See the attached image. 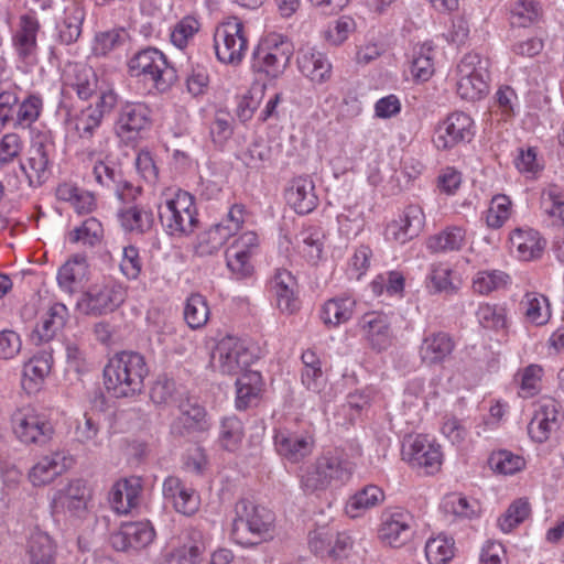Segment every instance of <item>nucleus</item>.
<instances>
[{
  "label": "nucleus",
  "instance_id": "603ef678",
  "mask_svg": "<svg viewBox=\"0 0 564 564\" xmlns=\"http://www.w3.org/2000/svg\"><path fill=\"white\" fill-rule=\"evenodd\" d=\"M542 17V7L535 0H516L510 6V22L513 26L528 28Z\"/></svg>",
  "mask_w": 564,
  "mask_h": 564
},
{
  "label": "nucleus",
  "instance_id": "20e7f679",
  "mask_svg": "<svg viewBox=\"0 0 564 564\" xmlns=\"http://www.w3.org/2000/svg\"><path fill=\"white\" fill-rule=\"evenodd\" d=\"M163 230L171 237L188 236L198 226L195 198L181 188H166L158 205Z\"/></svg>",
  "mask_w": 564,
  "mask_h": 564
},
{
  "label": "nucleus",
  "instance_id": "680f3d73",
  "mask_svg": "<svg viewBox=\"0 0 564 564\" xmlns=\"http://www.w3.org/2000/svg\"><path fill=\"white\" fill-rule=\"evenodd\" d=\"M511 214L512 202L510 197L505 194H497L490 200L486 224L491 229H499L509 220Z\"/></svg>",
  "mask_w": 564,
  "mask_h": 564
},
{
  "label": "nucleus",
  "instance_id": "a18cd8bd",
  "mask_svg": "<svg viewBox=\"0 0 564 564\" xmlns=\"http://www.w3.org/2000/svg\"><path fill=\"white\" fill-rule=\"evenodd\" d=\"M209 427L206 411L197 404H189L182 410L181 415L174 422L172 429L175 433L184 435L191 432H204Z\"/></svg>",
  "mask_w": 564,
  "mask_h": 564
},
{
  "label": "nucleus",
  "instance_id": "5701e85b",
  "mask_svg": "<svg viewBox=\"0 0 564 564\" xmlns=\"http://www.w3.org/2000/svg\"><path fill=\"white\" fill-rule=\"evenodd\" d=\"M73 464V458L64 451H56L43 456L30 469L28 477L35 487L51 484L65 473Z\"/></svg>",
  "mask_w": 564,
  "mask_h": 564
},
{
  "label": "nucleus",
  "instance_id": "c85d7f7f",
  "mask_svg": "<svg viewBox=\"0 0 564 564\" xmlns=\"http://www.w3.org/2000/svg\"><path fill=\"white\" fill-rule=\"evenodd\" d=\"M68 317V310L63 303H54L41 317L31 334V340L35 345L48 344L61 330Z\"/></svg>",
  "mask_w": 564,
  "mask_h": 564
},
{
  "label": "nucleus",
  "instance_id": "f704fd0d",
  "mask_svg": "<svg viewBox=\"0 0 564 564\" xmlns=\"http://www.w3.org/2000/svg\"><path fill=\"white\" fill-rule=\"evenodd\" d=\"M122 229L134 235L150 231L154 225V215L150 208L140 205L124 206L118 212Z\"/></svg>",
  "mask_w": 564,
  "mask_h": 564
},
{
  "label": "nucleus",
  "instance_id": "a878e982",
  "mask_svg": "<svg viewBox=\"0 0 564 564\" xmlns=\"http://www.w3.org/2000/svg\"><path fill=\"white\" fill-rule=\"evenodd\" d=\"M52 144L35 142L31 145L26 163L20 164L21 172L29 181V185L36 187L50 175Z\"/></svg>",
  "mask_w": 564,
  "mask_h": 564
},
{
  "label": "nucleus",
  "instance_id": "7c9ffc66",
  "mask_svg": "<svg viewBox=\"0 0 564 564\" xmlns=\"http://www.w3.org/2000/svg\"><path fill=\"white\" fill-rule=\"evenodd\" d=\"M557 416L558 411L553 400L540 403L528 426L532 440L539 443L545 442L557 429Z\"/></svg>",
  "mask_w": 564,
  "mask_h": 564
},
{
  "label": "nucleus",
  "instance_id": "c756f323",
  "mask_svg": "<svg viewBox=\"0 0 564 564\" xmlns=\"http://www.w3.org/2000/svg\"><path fill=\"white\" fill-rule=\"evenodd\" d=\"M360 327L372 348L382 350L390 345V321L386 314L378 312L365 314L360 321Z\"/></svg>",
  "mask_w": 564,
  "mask_h": 564
},
{
  "label": "nucleus",
  "instance_id": "6ab92c4d",
  "mask_svg": "<svg viewBox=\"0 0 564 564\" xmlns=\"http://www.w3.org/2000/svg\"><path fill=\"white\" fill-rule=\"evenodd\" d=\"M210 545V539L197 528H189L182 535V544L167 556V564H200Z\"/></svg>",
  "mask_w": 564,
  "mask_h": 564
},
{
  "label": "nucleus",
  "instance_id": "58836bf2",
  "mask_svg": "<svg viewBox=\"0 0 564 564\" xmlns=\"http://www.w3.org/2000/svg\"><path fill=\"white\" fill-rule=\"evenodd\" d=\"M356 300L351 295L343 294L329 299L321 308V319L327 326H338L347 323L354 315Z\"/></svg>",
  "mask_w": 564,
  "mask_h": 564
},
{
  "label": "nucleus",
  "instance_id": "dca6fc26",
  "mask_svg": "<svg viewBox=\"0 0 564 564\" xmlns=\"http://www.w3.org/2000/svg\"><path fill=\"white\" fill-rule=\"evenodd\" d=\"M164 501L177 513L186 517L194 516L200 507L198 491L187 480L176 475L167 476L162 484Z\"/></svg>",
  "mask_w": 564,
  "mask_h": 564
},
{
  "label": "nucleus",
  "instance_id": "e433bc0d",
  "mask_svg": "<svg viewBox=\"0 0 564 564\" xmlns=\"http://www.w3.org/2000/svg\"><path fill=\"white\" fill-rule=\"evenodd\" d=\"M142 487L137 478L117 482L110 492L112 509L120 514L129 513L139 503Z\"/></svg>",
  "mask_w": 564,
  "mask_h": 564
},
{
  "label": "nucleus",
  "instance_id": "393cba45",
  "mask_svg": "<svg viewBox=\"0 0 564 564\" xmlns=\"http://www.w3.org/2000/svg\"><path fill=\"white\" fill-rule=\"evenodd\" d=\"M300 72L315 84L327 83L333 75V65L328 56L315 47L302 48L297 53Z\"/></svg>",
  "mask_w": 564,
  "mask_h": 564
},
{
  "label": "nucleus",
  "instance_id": "aec40b11",
  "mask_svg": "<svg viewBox=\"0 0 564 564\" xmlns=\"http://www.w3.org/2000/svg\"><path fill=\"white\" fill-rule=\"evenodd\" d=\"M90 498L91 491L87 482L83 479H73L54 494L52 508L54 512L63 511L80 517L86 511Z\"/></svg>",
  "mask_w": 564,
  "mask_h": 564
},
{
  "label": "nucleus",
  "instance_id": "338daca9",
  "mask_svg": "<svg viewBox=\"0 0 564 564\" xmlns=\"http://www.w3.org/2000/svg\"><path fill=\"white\" fill-rule=\"evenodd\" d=\"M299 250L310 263H317L323 254V234L318 229H306L300 235Z\"/></svg>",
  "mask_w": 564,
  "mask_h": 564
},
{
  "label": "nucleus",
  "instance_id": "423d86ee",
  "mask_svg": "<svg viewBox=\"0 0 564 564\" xmlns=\"http://www.w3.org/2000/svg\"><path fill=\"white\" fill-rule=\"evenodd\" d=\"M41 23L34 11L19 17L11 35V46L15 57L17 68L23 73L31 72L39 63L40 46L37 35Z\"/></svg>",
  "mask_w": 564,
  "mask_h": 564
},
{
  "label": "nucleus",
  "instance_id": "4d7b16f0",
  "mask_svg": "<svg viewBox=\"0 0 564 564\" xmlns=\"http://www.w3.org/2000/svg\"><path fill=\"white\" fill-rule=\"evenodd\" d=\"M404 275L399 271H388L378 274L370 283V289L376 296L387 294L389 296L403 295Z\"/></svg>",
  "mask_w": 564,
  "mask_h": 564
},
{
  "label": "nucleus",
  "instance_id": "5fc2aeb1",
  "mask_svg": "<svg viewBox=\"0 0 564 564\" xmlns=\"http://www.w3.org/2000/svg\"><path fill=\"white\" fill-rule=\"evenodd\" d=\"M543 212L561 225L564 224V188L557 184H549L541 194Z\"/></svg>",
  "mask_w": 564,
  "mask_h": 564
},
{
  "label": "nucleus",
  "instance_id": "39448f33",
  "mask_svg": "<svg viewBox=\"0 0 564 564\" xmlns=\"http://www.w3.org/2000/svg\"><path fill=\"white\" fill-rule=\"evenodd\" d=\"M128 72L132 77L151 83L160 91L167 90L175 79V70L169 65L165 55L154 47L133 54L128 61Z\"/></svg>",
  "mask_w": 564,
  "mask_h": 564
},
{
  "label": "nucleus",
  "instance_id": "4468645a",
  "mask_svg": "<svg viewBox=\"0 0 564 564\" xmlns=\"http://www.w3.org/2000/svg\"><path fill=\"white\" fill-rule=\"evenodd\" d=\"M273 444L282 458L296 464L312 455L315 448V437L308 430L293 431L281 426L274 430Z\"/></svg>",
  "mask_w": 564,
  "mask_h": 564
},
{
  "label": "nucleus",
  "instance_id": "f8f14e48",
  "mask_svg": "<svg viewBox=\"0 0 564 564\" xmlns=\"http://www.w3.org/2000/svg\"><path fill=\"white\" fill-rule=\"evenodd\" d=\"M126 289L116 281H108L89 288L77 301L78 308L88 315L112 312L126 299Z\"/></svg>",
  "mask_w": 564,
  "mask_h": 564
},
{
  "label": "nucleus",
  "instance_id": "a211bd4d",
  "mask_svg": "<svg viewBox=\"0 0 564 564\" xmlns=\"http://www.w3.org/2000/svg\"><path fill=\"white\" fill-rule=\"evenodd\" d=\"M154 538V527L150 521L143 520L122 523L119 530L110 535V543L116 551L128 552L147 547Z\"/></svg>",
  "mask_w": 564,
  "mask_h": 564
},
{
  "label": "nucleus",
  "instance_id": "1a4fd4ad",
  "mask_svg": "<svg viewBox=\"0 0 564 564\" xmlns=\"http://www.w3.org/2000/svg\"><path fill=\"white\" fill-rule=\"evenodd\" d=\"M12 430L21 443L36 446L48 444L55 433L48 415L33 406H24L14 412Z\"/></svg>",
  "mask_w": 564,
  "mask_h": 564
},
{
  "label": "nucleus",
  "instance_id": "3c124183",
  "mask_svg": "<svg viewBox=\"0 0 564 564\" xmlns=\"http://www.w3.org/2000/svg\"><path fill=\"white\" fill-rule=\"evenodd\" d=\"M453 271L445 263H433L426 275V285L433 293L455 294L459 285L452 278Z\"/></svg>",
  "mask_w": 564,
  "mask_h": 564
},
{
  "label": "nucleus",
  "instance_id": "864d4df0",
  "mask_svg": "<svg viewBox=\"0 0 564 564\" xmlns=\"http://www.w3.org/2000/svg\"><path fill=\"white\" fill-rule=\"evenodd\" d=\"M510 282L509 274L501 270H481L474 275L471 286L475 293L488 295L506 288Z\"/></svg>",
  "mask_w": 564,
  "mask_h": 564
},
{
  "label": "nucleus",
  "instance_id": "ea45409f",
  "mask_svg": "<svg viewBox=\"0 0 564 564\" xmlns=\"http://www.w3.org/2000/svg\"><path fill=\"white\" fill-rule=\"evenodd\" d=\"M236 387V408L238 410H246L256 404L261 395L263 388L262 376L258 371H247L237 379Z\"/></svg>",
  "mask_w": 564,
  "mask_h": 564
},
{
  "label": "nucleus",
  "instance_id": "7ed1b4c3",
  "mask_svg": "<svg viewBox=\"0 0 564 564\" xmlns=\"http://www.w3.org/2000/svg\"><path fill=\"white\" fill-rule=\"evenodd\" d=\"M231 540L245 547L258 545L273 538L274 513L249 499H239L234 509Z\"/></svg>",
  "mask_w": 564,
  "mask_h": 564
},
{
  "label": "nucleus",
  "instance_id": "bb28decb",
  "mask_svg": "<svg viewBox=\"0 0 564 564\" xmlns=\"http://www.w3.org/2000/svg\"><path fill=\"white\" fill-rule=\"evenodd\" d=\"M509 241L511 252L521 261L540 258L546 245L541 234L529 227L512 230Z\"/></svg>",
  "mask_w": 564,
  "mask_h": 564
},
{
  "label": "nucleus",
  "instance_id": "6e6d98bb",
  "mask_svg": "<svg viewBox=\"0 0 564 564\" xmlns=\"http://www.w3.org/2000/svg\"><path fill=\"white\" fill-rule=\"evenodd\" d=\"M488 61L478 53H467L456 66L457 78H477L489 83Z\"/></svg>",
  "mask_w": 564,
  "mask_h": 564
},
{
  "label": "nucleus",
  "instance_id": "2f4dec72",
  "mask_svg": "<svg viewBox=\"0 0 564 564\" xmlns=\"http://www.w3.org/2000/svg\"><path fill=\"white\" fill-rule=\"evenodd\" d=\"M467 243V231L462 226H446L426 239V249L431 253L460 251Z\"/></svg>",
  "mask_w": 564,
  "mask_h": 564
},
{
  "label": "nucleus",
  "instance_id": "cd10ccee",
  "mask_svg": "<svg viewBox=\"0 0 564 564\" xmlns=\"http://www.w3.org/2000/svg\"><path fill=\"white\" fill-rule=\"evenodd\" d=\"M270 290L281 312L292 314L299 308L297 282L290 271L276 270L270 282Z\"/></svg>",
  "mask_w": 564,
  "mask_h": 564
},
{
  "label": "nucleus",
  "instance_id": "8fccbe9b",
  "mask_svg": "<svg viewBox=\"0 0 564 564\" xmlns=\"http://www.w3.org/2000/svg\"><path fill=\"white\" fill-rule=\"evenodd\" d=\"M43 110V98L40 94L31 93L20 98L13 127L29 128L41 116Z\"/></svg>",
  "mask_w": 564,
  "mask_h": 564
},
{
  "label": "nucleus",
  "instance_id": "2eb2a0df",
  "mask_svg": "<svg viewBox=\"0 0 564 564\" xmlns=\"http://www.w3.org/2000/svg\"><path fill=\"white\" fill-rule=\"evenodd\" d=\"M474 121L465 112L455 111L441 121L436 128L433 143L437 150H451L474 138Z\"/></svg>",
  "mask_w": 564,
  "mask_h": 564
},
{
  "label": "nucleus",
  "instance_id": "49530a36",
  "mask_svg": "<svg viewBox=\"0 0 564 564\" xmlns=\"http://www.w3.org/2000/svg\"><path fill=\"white\" fill-rule=\"evenodd\" d=\"M441 508L453 520H469L477 517L479 511L476 500H470L457 492L446 495L442 500Z\"/></svg>",
  "mask_w": 564,
  "mask_h": 564
},
{
  "label": "nucleus",
  "instance_id": "f257e3e1",
  "mask_svg": "<svg viewBox=\"0 0 564 564\" xmlns=\"http://www.w3.org/2000/svg\"><path fill=\"white\" fill-rule=\"evenodd\" d=\"M149 368L143 355L123 350L112 356L104 368V384L113 398H132L144 389Z\"/></svg>",
  "mask_w": 564,
  "mask_h": 564
},
{
  "label": "nucleus",
  "instance_id": "72a5a7b5",
  "mask_svg": "<svg viewBox=\"0 0 564 564\" xmlns=\"http://www.w3.org/2000/svg\"><path fill=\"white\" fill-rule=\"evenodd\" d=\"M85 20V11L77 4H70L63 11L62 17L56 22V39L61 44L69 45L75 43L80 34Z\"/></svg>",
  "mask_w": 564,
  "mask_h": 564
},
{
  "label": "nucleus",
  "instance_id": "4c0bfd02",
  "mask_svg": "<svg viewBox=\"0 0 564 564\" xmlns=\"http://www.w3.org/2000/svg\"><path fill=\"white\" fill-rule=\"evenodd\" d=\"M383 500L384 492L379 486L366 485L349 497L345 506V512L349 518L356 519L379 506Z\"/></svg>",
  "mask_w": 564,
  "mask_h": 564
},
{
  "label": "nucleus",
  "instance_id": "13d9d810",
  "mask_svg": "<svg viewBox=\"0 0 564 564\" xmlns=\"http://www.w3.org/2000/svg\"><path fill=\"white\" fill-rule=\"evenodd\" d=\"M209 306L200 294H192L187 297L184 307V319L192 329L203 327L209 318Z\"/></svg>",
  "mask_w": 564,
  "mask_h": 564
},
{
  "label": "nucleus",
  "instance_id": "473e14b6",
  "mask_svg": "<svg viewBox=\"0 0 564 564\" xmlns=\"http://www.w3.org/2000/svg\"><path fill=\"white\" fill-rule=\"evenodd\" d=\"M519 307L524 322L531 325L543 326L549 323L552 316L550 300L540 292H525Z\"/></svg>",
  "mask_w": 564,
  "mask_h": 564
},
{
  "label": "nucleus",
  "instance_id": "0eeeda50",
  "mask_svg": "<svg viewBox=\"0 0 564 564\" xmlns=\"http://www.w3.org/2000/svg\"><path fill=\"white\" fill-rule=\"evenodd\" d=\"M214 50L217 59L227 65H239L248 51V37L242 21L229 17L214 33Z\"/></svg>",
  "mask_w": 564,
  "mask_h": 564
},
{
  "label": "nucleus",
  "instance_id": "09e8293b",
  "mask_svg": "<svg viewBox=\"0 0 564 564\" xmlns=\"http://www.w3.org/2000/svg\"><path fill=\"white\" fill-rule=\"evenodd\" d=\"M492 111L503 121H510L520 111V101L516 90L509 85H501L494 95Z\"/></svg>",
  "mask_w": 564,
  "mask_h": 564
},
{
  "label": "nucleus",
  "instance_id": "774afa93",
  "mask_svg": "<svg viewBox=\"0 0 564 564\" xmlns=\"http://www.w3.org/2000/svg\"><path fill=\"white\" fill-rule=\"evenodd\" d=\"M198 20L192 15L181 19L171 31V43L178 50H185L199 31Z\"/></svg>",
  "mask_w": 564,
  "mask_h": 564
},
{
  "label": "nucleus",
  "instance_id": "4be33fe9",
  "mask_svg": "<svg viewBox=\"0 0 564 564\" xmlns=\"http://www.w3.org/2000/svg\"><path fill=\"white\" fill-rule=\"evenodd\" d=\"M95 180L101 186L112 191L121 202L134 199L140 188L123 177L122 171L113 163L99 161L93 170Z\"/></svg>",
  "mask_w": 564,
  "mask_h": 564
},
{
  "label": "nucleus",
  "instance_id": "6e6552de",
  "mask_svg": "<svg viewBox=\"0 0 564 564\" xmlns=\"http://www.w3.org/2000/svg\"><path fill=\"white\" fill-rule=\"evenodd\" d=\"M290 56L291 47L285 36L280 33H269L254 50L251 67L254 73L276 78L284 72Z\"/></svg>",
  "mask_w": 564,
  "mask_h": 564
},
{
  "label": "nucleus",
  "instance_id": "79ce46f5",
  "mask_svg": "<svg viewBox=\"0 0 564 564\" xmlns=\"http://www.w3.org/2000/svg\"><path fill=\"white\" fill-rule=\"evenodd\" d=\"M88 264L84 256L76 254L64 263L57 272L59 288L67 293H73L87 275Z\"/></svg>",
  "mask_w": 564,
  "mask_h": 564
},
{
  "label": "nucleus",
  "instance_id": "9d476101",
  "mask_svg": "<svg viewBox=\"0 0 564 564\" xmlns=\"http://www.w3.org/2000/svg\"><path fill=\"white\" fill-rule=\"evenodd\" d=\"M253 361V354L245 341L236 336L220 338L210 356V365L221 375L236 376L245 371Z\"/></svg>",
  "mask_w": 564,
  "mask_h": 564
},
{
  "label": "nucleus",
  "instance_id": "69168bd1",
  "mask_svg": "<svg viewBox=\"0 0 564 564\" xmlns=\"http://www.w3.org/2000/svg\"><path fill=\"white\" fill-rule=\"evenodd\" d=\"M229 238L215 225L199 234L195 245V254L208 257L217 253Z\"/></svg>",
  "mask_w": 564,
  "mask_h": 564
},
{
  "label": "nucleus",
  "instance_id": "c03bdc74",
  "mask_svg": "<svg viewBox=\"0 0 564 564\" xmlns=\"http://www.w3.org/2000/svg\"><path fill=\"white\" fill-rule=\"evenodd\" d=\"M56 196L59 200L69 203L78 214H89L96 207L95 196L90 192L70 183L58 185Z\"/></svg>",
  "mask_w": 564,
  "mask_h": 564
},
{
  "label": "nucleus",
  "instance_id": "c9c22d12",
  "mask_svg": "<svg viewBox=\"0 0 564 564\" xmlns=\"http://www.w3.org/2000/svg\"><path fill=\"white\" fill-rule=\"evenodd\" d=\"M454 350V341L444 332L431 333L424 337L420 356L423 362L436 365L443 362Z\"/></svg>",
  "mask_w": 564,
  "mask_h": 564
},
{
  "label": "nucleus",
  "instance_id": "f3484780",
  "mask_svg": "<svg viewBox=\"0 0 564 564\" xmlns=\"http://www.w3.org/2000/svg\"><path fill=\"white\" fill-rule=\"evenodd\" d=\"M402 455L411 466L425 468L429 474L438 470L443 457L441 446L422 434L405 441Z\"/></svg>",
  "mask_w": 564,
  "mask_h": 564
},
{
  "label": "nucleus",
  "instance_id": "e2e57ef3",
  "mask_svg": "<svg viewBox=\"0 0 564 564\" xmlns=\"http://www.w3.org/2000/svg\"><path fill=\"white\" fill-rule=\"evenodd\" d=\"M531 514V506L525 498L514 500L498 519V527L505 533L511 532Z\"/></svg>",
  "mask_w": 564,
  "mask_h": 564
},
{
  "label": "nucleus",
  "instance_id": "052dcab7",
  "mask_svg": "<svg viewBox=\"0 0 564 564\" xmlns=\"http://www.w3.org/2000/svg\"><path fill=\"white\" fill-rule=\"evenodd\" d=\"M127 33L123 29H111L95 35L91 51L95 56H107L117 51L126 42Z\"/></svg>",
  "mask_w": 564,
  "mask_h": 564
},
{
  "label": "nucleus",
  "instance_id": "37998d69",
  "mask_svg": "<svg viewBox=\"0 0 564 564\" xmlns=\"http://www.w3.org/2000/svg\"><path fill=\"white\" fill-rule=\"evenodd\" d=\"M435 50L431 43L413 47L410 73L415 82H427L434 74Z\"/></svg>",
  "mask_w": 564,
  "mask_h": 564
},
{
  "label": "nucleus",
  "instance_id": "bf43d9fd",
  "mask_svg": "<svg viewBox=\"0 0 564 564\" xmlns=\"http://www.w3.org/2000/svg\"><path fill=\"white\" fill-rule=\"evenodd\" d=\"M455 545L451 538L438 535L425 544V556L430 564H447L454 556Z\"/></svg>",
  "mask_w": 564,
  "mask_h": 564
},
{
  "label": "nucleus",
  "instance_id": "de8ad7c7",
  "mask_svg": "<svg viewBox=\"0 0 564 564\" xmlns=\"http://www.w3.org/2000/svg\"><path fill=\"white\" fill-rule=\"evenodd\" d=\"M102 122L104 119L99 112L96 109H89L87 106L69 120L77 138L83 142H89L99 131Z\"/></svg>",
  "mask_w": 564,
  "mask_h": 564
},
{
  "label": "nucleus",
  "instance_id": "412c9836",
  "mask_svg": "<svg viewBox=\"0 0 564 564\" xmlns=\"http://www.w3.org/2000/svg\"><path fill=\"white\" fill-rule=\"evenodd\" d=\"M425 225V214L423 208L416 204L408 205L399 219L391 221L386 229L388 239L404 245L414 237L419 236Z\"/></svg>",
  "mask_w": 564,
  "mask_h": 564
},
{
  "label": "nucleus",
  "instance_id": "9b49d317",
  "mask_svg": "<svg viewBox=\"0 0 564 564\" xmlns=\"http://www.w3.org/2000/svg\"><path fill=\"white\" fill-rule=\"evenodd\" d=\"M150 126V108L144 102L127 101L118 110L115 134L128 145L135 144Z\"/></svg>",
  "mask_w": 564,
  "mask_h": 564
},
{
  "label": "nucleus",
  "instance_id": "a19ab883",
  "mask_svg": "<svg viewBox=\"0 0 564 564\" xmlns=\"http://www.w3.org/2000/svg\"><path fill=\"white\" fill-rule=\"evenodd\" d=\"M30 564H55V545L51 536L39 529L33 530L28 539Z\"/></svg>",
  "mask_w": 564,
  "mask_h": 564
},
{
  "label": "nucleus",
  "instance_id": "ddd939ff",
  "mask_svg": "<svg viewBox=\"0 0 564 564\" xmlns=\"http://www.w3.org/2000/svg\"><path fill=\"white\" fill-rule=\"evenodd\" d=\"M414 533L413 516L400 508H390L382 512L378 538L382 544L400 547L409 542Z\"/></svg>",
  "mask_w": 564,
  "mask_h": 564
},
{
  "label": "nucleus",
  "instance_id": "b1692460",
  "mask_svg": "<svg viewBox=\"0 0 564 564\" xmlns=\"http://www.w3.org/2000/svg\"><path fill=\"white\" fill-rule=\"evenodd\" d=\"M284 195L288 204L300 215L310 214L318 204L314 182L308 176L292 178Z\"/></svg>",
  "mask_w": 564,
  "mask_h": 564
},
{
  "label": "nucleus",
  "instance_id": "0e129e2a",
  "mask_svg": "<svg viewBox=\"0 0 564 564\" xmlns=\"http://www.w3.org/2000/svg\"><path fill=\"white\" fill-rule=\"evenodd\" d=\"M73 72L74 78L70 82V87L80 99H89L97 90L98 80L96 74L91 67L86 65H75Z\"/></svg>",
  "mask_w": 564,
  "mask_h": 564
},
{
  "label": "nucleus",
  "instance_id": "f03ea898",
  "mask_svg": "<svg viewBox=\"0 0 564 564\" xmlns=\"http://www.w3.org/2000/svg\"><path fill=\"white\" fill-rule=\"evenodd\" d=\"M354 471V464L338 451L326 452L301 468L299 484L305 495H319L332 486L346 484Z\"/></svg>",
  "mask_w": 564,
  "mask_h": 564
}]
</instances>
